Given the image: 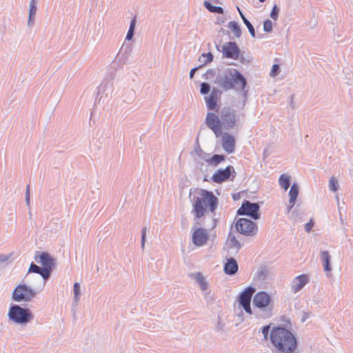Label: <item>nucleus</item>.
Returning a JSON list of instances; mask_svg holds the SVG:
<instances>
[{"label": "nucleus", "instance_id": "nucleus-12", "mask_svg": "<svg viewBox=\"0 0 353 353\" xmlns=\"http://www.w3.org/2000/svg\"><path fill=\"white\" fill-rule=\"evenodd\" d=\"M221 137V146L228 154H232L235 150L236 141L233 135L228 132H223Z\"/></svg>", "mask_w": 353, "mask_h": 353}, {"label": "nucleus", "instance_id": "nucleus-32", "mask_svg": "<svg viewBox=\"0 0 353 353\" xmlns=\"http://www.w3.org/2000/svg\"><path fill=\"white\" fill-rule=\"evenodd\" d=\"M301 212L295 209L292 211V212L289 214V218L294 222L299 221L301 219Z\"/></svg>", "mask_w": 353, "mask_h": 353}, {"label": "nucleus", "instance_id": "nucleus-36", "mask_svg": "<svg viewBox=\"0 0 353 353\" xmlns=\"http://www.w3.org/2000/svg\"><path fill=\"white\" fill-rule=\"evenodd\" d=\"M210 85L208 83L203 82L201 84L200 92L202 94H206L210 91Z\"/></svg>", "mask_w": 353, "mask_h": 353}, {"label": "nucleus", "instance_id": "nucleus-20", "mask_svg": "<svg viewBox=\"0 0 353 353\" xmlns=\"http://www.w3.org/2000/svg\"><path fill=\"white\" fill-rule=\"evenodd\" d=\"M323 270L325 272H330L332 271V267L330 264L331 256L329 252L326 250L321 251L320 253Z\"/></svg>", "mask_w": 353, "mask_h": 353}, {"label": "nucleus", "instance_id": "nucleus-13", "mask_svg": "<svg viewBox=\"0 0 353 353\" xmlns=\"http://www.w3.org/2000/svg\"><path fill=\"white\" fill-rule=\"evenodd\" d=\"M223 55L226 58L236 60L239 56L240 50L235 42H227L223 46Z\"/></svg>", "mask_w": 353, "mask_h": 353}, {"label": "nucleus", "instance_id": "nucleus-37", "mask_svg": "<svg viewBox=\"0 0 353 353\" xmlns=\"http://www.w3.org/2000/svg\"><path fill=\"white\" fill-rule=\"evenodd\" d=\"M148 230V228L146 227H144L141 230V247L142 250H144V248H145V241H146V235H147Z\"/></svg>", "mask_w": 353, "mask_h": 353}, {"label": "nucleus", "instance_id": "nucleus-34", "mask_svg": "<svg viewBox=\"0 0 353 353\" xmlns=\"http://www.w3.org/2000/svg\"><path fill=\"white\" fill-rule=\"evenodd\" d=\"M329 188L332 192L337 191L339 188L338 181L337 180L334 178L331 177L329 181Z\"/></svg>", "mask_w": 353, "mask_h": 353}, {"label": "nucleus", "instance_id": "nucleus-21", "mask_svg": "<svg viewBox=\"0 0 353 353\" xmlns=\"http://www.w3.org/2000/svg\"><path fill=\"white\" fill-rule=\"evenodd\" d=\"M225 245L229 249L233 250L235 252H238L241 248L240 242L232 234H229Z\"/></svg>", "mask_w": 353, "mask_h": 353}, {"label": "nucleus", "instance_id": "nucleus-42", "mask_svg": "<svg viewBox=\"0 0 353 353\" xmlns=\"http://www.w3.org/2000/svg\"><path fill=\"white\" fill-rule=\"evenodd\" d=\"M270 329V325H265V326L262 327V328H261V332H262L265 339H268Z\"/></svg>", "mask_w": 353, "mask_h": 353}, {"label": "nucleus", "instance_id": "nucleus-52", "mask_svg": "<svg viewBox=\"0 0 353 353\" xmlns=\"http://www.w3.org/2000/svg\"><path fill=\"white\" fill-rule=\"evenodd\" d=\"M259 1L261 2V3H263V2L265 1V0H259Z\"/></svg>", "mask_w": 353, "mask_h": 353}, {"label": "nucleus", "instance_id": "nucleus-15", "mask_svg": "<svg viewBox=\"0 0 353 353\" xmlns=\"http://www.w3.org/2000/svg\"><path fill=\"white\" fill-rule=\"evenodd\" d=\"M309 278L306 274L296 276L291 283V290L294 293L301 290L308 282Z\"/></svg>", "mask_w": 353, "mask_h": 353}, {"label": "nucleus", "instance_id": "nucleus-4", "mask_svg": "<svg viewBox=\"0 0 353 353\" xmlns=\"http://www.w3.org/2000/svg\"><path fill=\"white\" fill-rule=\"evenodd\" d=\"M216 83L224 90L236 89L244 92V95L247 94V92L245 91L247 81L241 72L235 68L228 69L223 75L219 76L216 78Z\"/></svg>", "mask_w": 353, "mask_h": 353}, {"label": "nucleus", "instance_id": "nucleus-24", "mask_svg": "<svg viewBox=\"0 0 353 353\" xmlns=\"http://www.w3.org/2000/svg\"><path fill=\"white\" fill-rule=\"evenodd\" d=\"M225 159L223 155L221 154H214L212 157L205 160V161L212 166L218 165L221 161Z\"/></svg>", "mask_w": 353, "mask_h": 353}, {"label": "nucleus", "instance_id": "nucleus-29", "mask_svg": "<svg viewBox=\"0 0 353 353\" xmlns=\"http://www.w3.org/2000/svg\"><path fill=\"white\" fill-rule=\"evenodd\" d=\"M213 60V54L211 52L208 53H203L199 59V61L203 63V65H205L208 63H210Z\"/></svg>", "mask_w": 353, "mask_h": 353}, {"label": "nucleus", "instance_id": "nucleus-27", "mask_svg": "<svg viewBox=\"0 0 353 353\" xmlns=\"http://www.w3.org/2000/svg\"><path fill=\"white\" fill-rule=\"evenodd\" d=\"M73 292H74L73 303H74L75 304H77V303L80 300V296H81V288H80V284L79 283H75L74 284Z\"/></svg>", "mask_w": 353, "mask_h": 353}, {"label": "nucleus", "instance_id": "nucleus-19", "mask_svg": "<svg viewBox=\"0 0 353 353\" xmlns=\"http://www.w3.org/2000/svg\"><path fill=\"white\" fill-rule=\"evenodd\" d=\"M238 268L236 261L233 258H230L224 265V271L228 275H233L237 272Z\"/></svg>", "mask_w": 353, "mask_h": 353}, {"label": "nucleus", "instance_id": "nucleus-23", "mask_svg": "<svg viewBox=\"0 0 353 353\" xmlns=\"http://www.w3.org/2000/svg\"><path fill=\"white\" fill-rule=\"evenodd\" d=\"M299 195V186L297 183H293L290 188L289 192L290 200L289 203L292 205H295L296 200Z\"/></svg>", "mask_w": 353, "mask_h": 353}, {"label": "nucleus", "instance_id": "nucleus-35", "mask_svg": "<svg viewBox=\"0 0 353 353\" xmlns=\"http://www.w3.org/2000/svg\"><path fill=\"white\" fill-rule=\"evenodd\" d=\"M273 28V23L271 20L267 19L263 22V30L267 32L270 33L272 31Z\"/></svg>", "mask_w": 353, "mask_h": 353}, {"label": "nucleus", "instance_id": "nucleus-51", "mask_svg": "<svg viewBox=\"0 0 353 353\" xmlns=\"http://www.w3.org/2000/svg\"><path fill=\"white\" fill-rule=\"evenodd\" d=\"M236 9H237L241 19H243V17H245L244 14H243V12H241V10H240V8L239 7H236Z\"/></svg>", "mask_w": 353, "mask_h": 353}, {"label": "nucleus", "instance_id": "nucleus-43", "mask_svg": "<svg viewBox=\"0 0 353 353\" xmlns=\"http://www.w3.org/2000/svg\"><path fill=\"white\" fill-rule=\"evenodd\" d=\"M313 223L312 221H310V222L307 223L305 225V230H306V232H310L313 227Z\"/></svg>", "mask_w": 353, "mask_h": 353}, {"label": "nucleus", "instance_id": "nucleus-3", "mask_svg": "<svg viewBox=\"0 0 353 353\" xmlns=\"http://www.w3.org/2000/svg\"><path fill=\"white\" fill-rule=\"evenodd\" d=\"M270 339L275 349L281 353H294L296 350V336L285 327H273L270 334Z\"/></svg>", "mask_w": 353, "mask_h": 353}, {"label": "nucleus", "instance_id": "nucleus-18", "mask_svg": "<svg viewBox=\"0 0 353 353\" xmlns=\"http://www.w3.org/2000/svg\"><path fill=\"white\" fill-rule=\"evenodd\" d=\"M190 277L199 285L201 291L204 292L208 290L209 287L208 282L201 272L192 273Z\"/></svg>", "mask_w": 353, "mask_h": 353}, {"label": "nucleus", "instance_id": "nucleus-8", "mask_svg": "<svg viewBox=\"0 0 353 353\" xmlns=\"http://www.w3.org/2000/svg\"><path fill=\"white\" fill-rule=\"evenodd\" d=\"M235 228L238 232L245 236H254L258 231V227L255 223L244 218L236 221Z\"/></svg>", "mask_w": 353, "mask_h": 353}, {"label": "nucleus", "instance_id": "nucleus-41", "mask_svg": "<svg viewBox=\"0 0 353 353\" xmlns=\"http://www.w3.org/2000/svg\"><path fill=\"white\" fill-rule=\"evenodd\" d=\"M41 268H40L39 266L37 265L36 264H34V263H32L30 265V268H29V270H28V272H33V273H37V274H39L40 270H41Z\"/></svg>", "mask_w": 353, "mask_h": 353}, {"label": "nucleus", "instance_id": "nucleus-22", "mask_svg": "<svg viewBox=\"0 0 353 353\" xmlns=\"http://www.w3.org/2000/svg\"><path fill=\"white\" fill-rule=\"evenodd\" d=\"M128 59V52L123 51L122 49L118 52L114 63L117 65H124Z\"/></svg>", "mask_w": 353, "mask_h": 353}, {"label": "nucleus", "instance_id": "nucleus-46", "mask_svg": "<svg viewBox=\"0 0 353 353\" xmlns=\"http://www.w3.org/2000/svg\"><path fill=\"white\" fill-rule=\"evenodd\" d=\"M198 69V68H194L193 69H192L190 72V79H192L194 75V73L196 72V70Z\"/></svg>", "mask_w": 353, "mask_h": 353}, {"label": "nucleus", "instance_id": "nucleus-6", "mask_svg": "<svg viewBox=\"0 0 353 353\" xmlns=\"http://www.w3.org/2000/svg\"><path fill=\"white\" fill-rule=\"evenodd\" d=\"M37 294V292L34 288L22 283L14 288L12 299L16 302H30Z\"/></svg>", "mask_w": 353, "mask_h": 353}, {"label": "nucleus", "instance_id": "nucleus-16", "mask_svg": "<svg viewBox=\"0 0 353 353\" xmlns=\"http://www.w3.org/2000/svg\"><path fill=\"white\" fill-rule=\"evenodd\" d=\"M35 261L46 268H52L54 265V260L47 252H42L39 254L37 252L34 255Z\"/></svg>", "mask_w": 353, "mask_h": 353}, {"label": "nucleus", "instance_id": "nucleus-9", "mask_svg": "<svg viewBox=\"0 0 353 353\" xmlns=\"http://www.w3.org/2000/svg\"><path fill=\"white\" fill-rule=\"evenodd\" d=\"M259 210L260 206L258 203L246 201L242 203L241 208L237 210V214L246 215L254 220H258L260 218Z\"/></svg>", "mask_w": 353, "mask_h": 353}, {"label": "nucleus", "instance_id": "nucleus-40", "mask_svg": "<svg viewBox=\"0 0 353 353\" xmlns=\"http://www.w3.org/2000/svg\"><path fill=\"white\" fill-rule=\"evenodd\" d=\"M279 72V65L278 64H274L272 66V69L270 72V76L272 77H276Z\"/></svg>", "mask_w": 353, "mask_h": 353}, {"label": "nucleus", "instance_id": "nucleus-30", "mask_svg": "<svg viewBox=\"0 0 353 353\" xmlns=\"http://www.w3.org/2000/svg\"><path fill=\"white\" fill-rule=\"evenodd\" d=\"M228 27L232 30L234 34L236 37H239L241 34V28L239 24L235 21H230Z\"/></svg>", "mask_w": 353, "mask_h": 353}, {"label": "nucleus", "instance_id": "nucleus-11", "mask_svg": "<svg viewBox=\"0 0 353 353\" xmlns=\"http://www.w3.org/2000/svg\"><path fill=\"white\" fill-rule=\"evenodd\" d=\"M209 231L203 228H196L192 234V243L198 247L205 245L209 239Z\"/></svg>", "mask_w": 353, "mask_h": 353}, {"label": "nucleus", "instance_id": "nucleus-47", "mask_svg": "<svg viewBox=\"0 0 353 353\" xmlns=\"http://www.w3.org/2000/svg\"><path fill=\"white\" fill-rule=\"evenodd\" d=\"M294 205H292V204H290V203H289V205H288V208H287V213H288V214H290L292 212H291V210H292V209L293 208Z\"/></svg>", "mask_w": 353, "mask_h": 353}, {"label": "nucleus", "instance_id": "nucleus-45", "mask_svg": "<svg viewBox=\"0 0 353 353\" xmlns=\"http://www.w3.org/2000/svg\"><path fill=\"white\" fill-rule=\"evenodd\" d=\"M10 256L6 254H0V262L4 263L9 259Z\"/></svg>", "mask_w": 353, "mask_h": 353}, {"label": "nucleus", "instance_id": "nucleus-48", "mask_svg": "<svg viewBox=\"0 0 353 353\" xmlns=\"http://www.w3.org/2000/svg\"><path fill=\"white\" fill-rule=\"evenodd\" d=\"M310 313L305 312L302 319V321H305L307 319L310 317Z\"/></svg>", "mask_w": 353, "mask_h": 353}, {"label": "nucleus", "instance_id": "nucleus-17", "mask_svg": "<svg viewBox=\"0 0 353 353\" xmlns=\"http://www.w3.org/2000/svg\"><path fill=\"white\" fill-rule=\"evenodd\" d=\"M219 91L216 88H213L210 96L204 97L207 108L210 110H214L217 106L218 94Z\"/></svg>", "mask_w": 353, "mask_h": 353}, {"label": "nucleus", "instance_id": "nucleus-44", "mask_svg": "<svg viewBox=\"0 0 353 353\" xmlns=\"http://www.w3.org/2000/svg\"><path fill=\"white\" fill-rule=\"evenodd\" d=\"M34 16L29 14L28 20V25L29 26H32L34 25Z\"/></svg>", "mask_w": 353, "mask_h": 353}, {"label": "nucleus", "instance_id": "nucleus-5", "mask_svg": "<svg viewBox=\"0 0 353 353\" xmlns=\"http://www.w3.org/2000/svg\"><path fill=\"white\" fill-rule=\"evenodd\" d=\"M8 316L10 321L19 325H26L34 319L30 309L22 307L18 305L10 306Z\"/></svg>", "mask_w": 353, "mask_h": 353}, {"label": "nucleus", "instance_id": "nucleus-49", "mask_svg": "<svg viewBox=\"0 0 353 353\" xmlns=\"http://www.w3.org/2000/svg\"><path fill=\"white\" fill-rule=\"evenodd\" d=\"M26 196H30V185H28L26 186Z\"/></svg>", "mask_w": 353, "mask_h": 353}, {"label": "nucleus", "instance_id": "nucleus-38", "mask_svg": "<svg viewBox=\"0 0 353 353\" xmlns=\"http://www.w3.org/2000/svg\"><path fill=\"white\" fill-rule=\"evenodd\" d=\"M279 8H278V6L276 5H274V7L272 8V10L270 12V17L273 19V20H277L278 17H279Z\"/></svg>", "mask_w": 353, "mask_h": 353}, {"label": "nucleus", "instance_id": "nucleus-39", "mask_svg": "<svg viewBox=\"0 0 353 353\" xmlns=\"http://www.w3.org/2000/svg\"><path fill=\"white\" fill-rule=\"evenodd\" d=\"M29 7V14L34 16L37 12V3L34 2V1H30Z\"/></svg>", "mask_w": 353, "mask_h": 353}, {"label": "nucleus", "instance_id": "nucleus-26", "mask_svg": "<svg viewBox=\"0 0 353 353\" xmlns=\"http://www.w3.org/2000/svg\"><path fill=\"white\" fill-rule=\"evenodd\" d=\"M204 6H205V8L208 10H209L210 12L219 13V14H223V9L221 7L213 6L208 1H204Z\"/></svg>", "mask_w": 353, "mask_h": 353}, {"label": "nucleus", "instance_id": "nucleus-28", "mask_svg": "<svg viewBox=\"0 0 353 353\" xmlns=\"http://www.w3.org/2000/svg\"><path fill=\"white\" fill-rule=\"evenodd\" d=\"M135 26H136V19H135V18H134L130 21V27H129L128 31L126 37H125L126 40L130 41L132 39L134 32Z\"/></svg>", "mask_w": 353, "mask_h": 353}, {"label": "nucleus", "instance_id": "nucleus-33", "mask_svg": "<svg viewBox=\"0 0 353 353\" xmlns=\"http://www.w3.org/2000/svg\"><path fill=\"white\" fill-rule=\"evenodd\" d=\"M51 270L52 268L43 267L41 268L39 274L41 275L43 278V279L46 280L50 276Z\"/></svg>", "mask_w": 353, "mask_h": 353}, {"label": "nucleus", "instance_id": "nucleus-1", "mask_svg": "<svg viewBox=\"0 0 353 353\" xmlns=\"http://www.w3.org/2000/svg\"><path fill=\"white\" fill-rule=\"evenodd\" d=\"M190 201L192 204V214L195 217L196 223L201 225L199 221L202 217H204L207 212H210L212 215V228L216 226V219L214 217V211L217 208L218 199L212 192L200 189L195 191L193 194H190Z\"/></svg>", "mask_w": 353, "mask_h": 353}, {"label": "nucleus", "instance_id": "nucleus-31", "mask_svg": "<svg viewBox=\"0 0 353 353\" xmlns=\"http://www.w3.org/2000/svg\"><path fill=\"white\" fill-rule=\"evenodd\" d=\"M243 21L244 24L246 26V27L248 28L251 36L253 38H254L256 37V33H255L254 28L253 26L252 25V23L246 19L245 17H243Z\"/></svg>", "mask_w": 353, "mask_h": 353}, {"label": "nucleus", "instance_id": "nucleus-14", "mask_svg": "<svg viewBox=\"0 0 353 353\" xmlns=\"http://www.w3.org/2000/svg\"><path fill=\"white\" fill-rule=\"evenodd\" d=\"M232 170H234V168L231 165H228L225 169H220L217 170L212 175V181L216 183H222L223 181L229 179L231 175Z\"/></svg>", "mask_w": 353, "mask_h": 353}, {"label": "nucleus", "instance_id": "nucleus-10", "mask_svg": "<svg viewBox=\"0 0 353 353\" xmlns=\"http://www.w3.org/2000/svg\"><path fill=\"white\" fill-rule=\"evenodd\" d=\"M255 292V289L251 286L248 287L243 291L239 297V303L244 309L246 313L251 315L253 314L250 307L251 298Z\"/></svg>", "mask_w": 353, "mask_h": 353}, {"label": "nucleus", "instance_id": "nucleus-2", "mask_svg": "<svg viewBox=\"0 0 353 353\" xmlns=\"http://www.w3.org/2000/svg\"><path fill=\"white\" fill-rule=\"evenodd\" d=\"M236 117L234 110L223 107L219 116L213 112H208L205 117L207 126L214 133L216 138L222 134L223 129L229 130L236 125Z\"/></svg>", "mask_w": 353, "mask_h": 353}, {"label": "nucleus", "instance_id": "nucleus-50", "mask_svg": "<svg viewBox=\"0 0 353 353\" xmlns=\"http://www.w3.org/2000/svg\"><path fill=\"white\" fill-rule=\"evenodd\" d=\"M30 196H26V203L28 206L30 205Z\"/></svg>", "mask_w": 353, "mask_h": 353}, {"label": "nucleus", "instance_id": "nucleus-7", "mask_svg": "<svg viewBox=\"0 0 353 353\" xmlns=\"http://www.w3.org/2000/svg\"><path fill=\"white\" fill-rule=\"evenodd\" d=\"M270 303V297L265 292H259L256 293L253 298V304L255 307L264 312L263 314L256 313L255 311L254 314L256 316H261L262 318H269L272 316L271 310L269 307Z\"/></svg>", "mask_w": 353, "mask_h": 353}, {"label": "nucleus", "instance_id": "nucleus-25", "mask_svg": "<svg viewBox=\"0 0 353 353\" xmlns=\"http://www.w3.org/2000/svg\"><path fill=\"white\" fill-rule=\"evenodd\" d=\"M279 183L281 188H283L285 190H287L290 185V176L285 174H281L279 179Z\"/></svg>", "mask_w": 353, "mask_h": 353}]
</instances>
